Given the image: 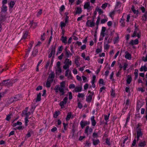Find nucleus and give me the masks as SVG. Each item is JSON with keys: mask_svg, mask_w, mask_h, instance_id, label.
I'll list each match as a JSON object with an SVG mask.
<instances>
[{"mask_svg": "<svg viewBox=\"0 0 147 147\" xmlns=\"http://www.w3.org/2000/svg\"><path fill=\"white\" fill-rule=\"evenodd\" d=\"M137 130L136 131V135L135 136V138H137V141L139 140L140 138L142 137L143 133L141 131V129L140 128H138V126L137 127Z\"/></svg>", "mask_w": 147, "mask_h": 147, "instance_id": "nucleus-1", "label": "nucleus"}, {"mask_svg": "<svg viewBox=\"0 0 147 147\" xmlns=\"http://www.w3.org/2000/svg\"><path fill=\"white\" fill-rule=\"evenodd\" d=\"M65 65L63 66V68L66 70L69 69V66L72 64V61H69V59L68 58L65 59L64 62Z\"/></svg>", "mask_w": 147, "mask_h": 147, "instance_id": "nucleus-2", "label": "nucleus"}, {"mask_svg": "<svg viewBox=\"0 0 147 147\" xmlns=\"http://www.w3.org/2000/svg\"><path fill=\"white\" fill-rule=\"evenodd\" d=\"M54 90L56 92H58L59 91V92L61 93L60 94L61 96L63 95L65 93V91H63V89L60 88L59 84L55 86Z\"/></svg>", "mask_w": 147, "mask_h": 147, "instance_id": "nucleus-3", "label": "nucleus"}, {"mask_svg": "<svg viewBox=\"0 0 147 147\" xmlns=\"http://www.w3.org/2000/svg\"><path fill=\"white\" fill-rule=\"evenodd\" d=\"M29 32L27 31H26L23 33V35L20 41L24 42L26 41V39H28V36Z\"/></svg>", "mask_w": 147, "mask_h": 147, "instance_id": "nucleus-4", "label": "nucleus"}, {"mask_svg": "<svg viewBox=\"0 0 147 147\" xmlns=\"http://www.w3.org/2000/svg\"><path fill=\"white\" fill-rule=\"evenodd\" d=\"M95 23L93 21H91L90 20H88L86 23V26L87 27H92L94 26Z\"/></svg>", "mask_w": 147, "mask_h": 147, "instance_id": "nucleus-5", "label": "nucleus"}, {"mask_svg": "<svg viewBox=\"0 0 147 147\" xmlns=\"http://www.w3.org/2000/svg\"><path fill=\"white\" fill-rule=\"evenodd\" d=\"M137 31L134 30V33L131 36L132 37H135L137 36L138 38H140L141 37V32L139 31L137 33Z\"/></svg>", "mask_w": 147, "mask_h": 147, "instance_id": "nucleus-6", "label": "nucleus"}, {"mask_svg": "<svg viewBox=\"0 0 147 147\" xmlns=\"http://www.w3.org/2000/svg\"><path fill=\"white\" fill-rule=\"evenodd\" d=\"M137 31L134 30V33L131 36L132 37H135L137 36L138 38H140L141 37V32L139 31L137 33Z\"/></svg>", "mask_w": 147, "mask_h": 147, "instance_id": "nucleus-7", "label": "nucleus"}, {"mask_svg": "<svg viewBox=\"0 0 147 147\" xmlns=\"http://www.w3.org/2000/svg\"><path fill=\"white\" fill-rule=\"evenodd\" d=\"M139 40L138 38H136L134 40H131L129 42V44L130 45L133 46L134 45H137L138 44Z\"/></svg>", "mask_w": 147, "mask_h": 147, "instance_id": "nucleus-8", "label": "nucleus"}, {"mask_svg": "<svg viewBox=\"0 0 147 147\" xmlns=\"http://www.w3.org/2000/svg\"><path fill=\"white\" fill-rule=\"evenodd\" d=\"M65 55L66 57L68 58L71 57L72 55V54L70 52V51L67 49V48L65 49Z\"/></svg>", "mask_w": 147, "mask_h": 147, "instance_id": "nucleus-9", "label": "nucleus"}, {"mask_svg": "<svg viewBox=\"0 0 147 147\" xmlns=\"http://www.w3.org/2000/svg\"><path fill=\"white\" fill-rule=\"evenodd\" d=\"M93 129L92 128L90 127L89 126H87L85 130L84 133L87 135L88 134V131L90 133L92 132Z\"/></svg>", "mask_w": 147, "mask_h": 147, "instance_id": "nucleus-10", "label": "nucleus"}, {"mask_svg": "<svg viewBox=\"0 0 147 147\" xmlns=\"http://www.w3.org/2000/svg\"><path fill=\"white\" fill-rule=\"evenodd\" d=\"M141 20L143 23H145V22L147 20V11L142 15V16Z\"/></svg>", "mask_w": 147, "mask_h": 147, "instance_id": "nucleus-11", "label": "nucleus"}, {"mask_svg": "<svg viewBox=\"0 0 147 147\" xmlns=\"http://www.w3.org/2000/svg\"><path fill=\"white\" fill-rule=\"evenodd\" d=\"M94 94V92H91V94H90L86 98V101L88 102H90L92 101V96Z\"/></svg>", "mask_w": 147, "mask_h": 147, "instance_id": "nucleus-12", "label": "nucleus"}, {"mask_svg": "<svg viewBox=\"0 0 147 147\" xmlns=\"http://www.w3.org/2000/svg\"><path fill=\"white\" fill-rule=\"evenodd\" d=\"M82 86H76L73 91V92H81L82 91Z\"/></svg>", "mask_w": 147, "mask_h": 147, "instance_id": "nucleus-13", "label": "nucleus"}, {"mask_svg": "<svg viewBox=\"0 0 147 147\" xmlns=\"http://www.w3.org/2000/svg\"><path fill=\"white\" fill-rule=\"evenodd\" d=\"M17 80V79H15V80H9V81H8L7 87H10L11 86H12L13 84L15 83L16 81Z\"/></svg>", "mask_w": 147, "mask_h": 147, "instance_id": "nucleus-14", "label": "nucleus"}, {"mask_svg": "<svg viewBox=\"0 0 147 147\" xmlns=\"http://www.w3.org/2000/svg\"><path fill=\"white\" fill-rule=\"evenodd\" d=\"M73 117L71 112L68 113L65 119L66 121H68L71 118L73 119Z\"/></svg>", "mask_w": 147, "mask_h": 147, "instance_id": "nucleus-15", "label": "nucleus"}, {"mask_svg": "<svg viewBox=\"0 0 147 147\" xmlns=\"http://www.w3.org/2000/svg\"><path fill=\"white\" fill-rule=\"evenodd\" d=\"M67 37L66 36H62L60 40L62 41V42L65 45L67 44Z\"/></svg>", "mask_w": 147, "mask_h": 147, "instance_id": "nucleus-16", "label": "nucleus"}, {"mask_svg": "<svg viewBox=\"0 0 147 147\" xmlns=\"http://www.w3.org/2000/svg\"><path fill=\"white\" fill-rule=\"evenodd\" d=\"M9 81V79H7L2 81L0 83V86H7L8 81Z\"/></svg>", "mask_w": 147, "mask_h": 147, "instance_id": "nucleus-17", "label": "nucleus"}, {"mask_svg": "<svg viewBox=\"0 0 147 147\" xmlns=\"http://www.w3.org/2000/svg\"><path fill=\"white\" fill-rule=\"evenodd\" d=\"M84 9H87L88 11L91 8L90 3L88 2L86 3L84 6Z\"/></svg>", "mask_w": 147, "mask_h": 147, "instance_id": "nucleus-18", "label": "nucleus"}, {"mask_svg": "<svg viewBox=\"0 0 147 147\" xmlns=\"http://www.w3.org/2000/svg\"><path fill=\"white\" fill-rule=\"evenodd\" d=\"M82 11V8L80 7H78L76 8V10L75 13V15L80 14Z\"/></svg>", "mask_w": 147, "mask_h": 147, "instance_id": "nucleus-19", "label": "nucleus"}, {"mask_svg": "<svg viewBox=\"0 0 147 147\" xmlns=\"http://www.w3.org/2000/svg\"><path fill=\"white\" fill-rule=\"evenodd\" d=\"M132 80V78L131 76L130 75H128L127 76V77L126 79L127 83V84H130Z\"/></svg>", "mask_w": 147, "mask_h": 147, "instance_id": "nucleus-20", "label": "nucleus"}, {"mask_svg": "<svg viewBox=\"0 0 147 147\" xmlns=\"http://www.w3.org/2000/svg\"><path fill=\"white\" fill-rule=\"evenodd\" d=\"M38 52V49H36L35 48H34L32 53V56L33 57H35L37 55Z\"/></svg>", "mask_w": 147, "mask_h": 147, "instance_id": "nucleus-21", "label": "nucleus"}, {"mask_svg": "<svg viewBox=\"0 0 147 147\" xmlns=\"http://www.w3.org/2000/svg\"><path fill=\"white\" fill-rule=\"evenodd\" d=\"M125 58L130 60L131 59V54L128 53L127 51L125 52Z\"/></svg>", "mask_w": 147, "mask_h": 147, "instance_id": "nucleus-22", "label": "nucleus"}, {"mask_svg": "<svg viewBox=\"0 0 147 147\" xmlns=\"http://www.w3.org/2000/svg\"><path fill=\"white\" fill-rule=\"evenodd\" d=\"M146 145V141L144 140L143 141H140L139 142L138 144L139 147H144Z\"/></svg>", "mask_w": 147, "mask_h": 147, "instance_id": "nucleus-23", "label": "nucleus"}, {"mask_svg": "<svg viewBox=\"0 0 147 147\" xmlns=\"http://www.w3.org/2000/svg\"><path fill=\"white\" fill-rule=\"evenodd\" d=\"M7 10V7L6 5L2 6L1 7V12L3 13H5Z\"/></svg>", "mask_w": 147, "mask_h": 147, "instance_id": "nucleus-24", "label": "nucleus"}, {"mask_svg": "<svg viewBox=\"0 0 147 147\" xmlns=\"http://www.w3.org/2000/svg\"><path fill=\"white\" fill-rule=\"evenodd\" d=\"M129 99H127L126 101L125 106L124 108V110L126 111L129 108Z\"/></svg>", "mask_w": 147, "mask_h": 147, "instance_id": "nucleus-25", "label": "nucleus"}, {"mask_svg": "<svg viewBox=\"0 0 147 147\" xmlns=\"http://www.w3.org/2000/svg\"><path fill=\"white\" fill-rule=\"evenodd\" d=\"M41 93L40 92L39 94H38L37 95V97L36 100V102L40 101L41 100Z\"/></svg>", "mask_w": 147, "mask_h": 147, "instance_id": "nucleus-26", "label": "nucleus"}, {"mask_svg": "<svg viewBox=\"0 0 147 147\" xmlns=\"http://www.w3.org/2000/svg\"><path fill=\"white\" fill-rule=\"evenodd\" d=\"M60 87L61 88H62L63 91H65L64 90V88L65 87V81H63L62 82H61L60 83Z\"/></svg>", "mask_w": 147, "mask_h": 147, "instance_id": "nucleus-27", "label": "nucleus"}, {"mask_svg": "<svg viewBox=\"0 0 147 147\" xmlns=\"http://www.w3.org/2000/svg\"><path fill=\"white\" fill-rule=\"evenodd\" d=\"M92 141L93 143V144L94 145H98L99 143H100V141L99 139H93L92 140Z\"/></svg>", "mask_w": 147, "mask_h": 147, "instance_id": "nucleus-28", "label": "nucleus"}, {"mask_svg": "<svg viewBox=\"0 0 147 147\" xmlns=\"http://www.w3.org/2000/svg\"><path fill=\"white\" fill-rule=\"evenodd\" d=\"M33 131L32 130H29L27 134L26 135V137H27V138L30 137L31 135V134H33Z\"/></svg>", "mask_w": 147, "mask_h": 147, "instance_id": "nucleus-29", "label": "nucleus"}, {"mask_svg": "<svg viewBox=\"0 0 147 147\" xmlns=\"http://www.w3.org/2000/svg\"><path fill=\"white\" fill-rule=\"evenodd\" d=\"M131 9L134 14L138 15L139 14V11L137 10H136L135 9L134 7V5H132L131 8Z\"/></svg>", "mask_w": 147, "mask_h": 147, "instance_id": "nucleus-30", "label": "nucleus"}, {"mask_svg": "<svg viewBox=\"0 0 147 147\" xmlns=\"http://www.w3.org/2000/svg\"><path fill=\"white\" fill-rule=\"evenodd\" d=\"M140 71H147V67L145 66H142L140 69Z\"/></svg>", "mask_w": 147, "mask_h": 147, "instance_id": "nucleus-31", "label": "nucleus"}, {"mask_svg": "<svg viewBox=\"0 0 147 147\" xmlns=\"http://www.w3.org/2000/svg\"><path fill=\"white\" fill-rule=\"evenodd\" d=\"M80 125L82 129H83L85 126L86 125V124L85 123L83 120H82L80 123Z\"/></svg>", "mask_w": 147, "mask_h": 147, "instance_id": "nucleus-32", "label": "nucleus"}, {"mask_svg": "<svg viewBox=\"0 0 147 147\" xmlns=\"http://www.w3.org/2000/svg\"><path fill=\"white\" fill-rule=\"evenodd\" d=\"M95 10L98 12V13L99 14H101L103 13V11L102 9L99 7H97Z\"/></svg>", "mask_w": 147, "mask_h": 147, "instance_id": "nucleus-33", "label": "nucleus"}, {"mask_svg": "<svg viewBox=\"0 0 147 147\" xmlns=\"http://www.w3.org/2000/svg\"><path fill=\"white\" fill-rule=\"evenodd\" d=\"M34 43V41H32L30 42L28 46V49L31 50Z\"/></svg>", "mask_w": 147, "mask_h": 147, "instance_id": "nucleus-34", "label": "nucleus"}, {"mask_svg": "<svg viewBox=\"0 0 147 147\" xmlns=\"http://www.w3.org/2000/svg\"><path fill=\"white\" fill-rule=\"evenodd\" d=\"M120 4L121 2L120 1L117 2L115 5V9H119L121 7V5H120Z\"/></svg>", "mask_w": 147, "mask_h": 147, "instance_id": "nucleus-35", "label": "nucleus"}, {"mask_svg": "<svg viewBox=\"0 0 147 147\" xmlns=\"http://www.w3.org/2000/svg\"><path fill=\"white\" fill-rule=\"evenodd\" d=\"M59 114V111H57L55 112L53 114L54 118H57Z\"/></svg>", "mask_w": 147, "mask_h": 147, "instance_id": "nucleus-36", "label": "nucleus"}, {"mask_svg": "<svg viewBox=\"0 0 147 147\" xmlns=\"http://www.w3.org/2000/svg\"><path fill=\"white\" fill-rule=\"evenodd\" d=\"M63 49V46L61 45L58 48L57 50V52L59 53H60L62 51Z\"/></svg>", "mask_w": 147, "mask_h": 147, "instance_id": "nucleus-37", "label": "nucleus"}, {"mask_svg": "<svg viewBox=\"0 0 147 147\" xmlns=\"http://www.w3.org/2000/svg\"><path fill=\"white\" fill-rule=\"evenodd\" d=\"M110 115V113H109L108 115H105L104 116V119L107 122H108L109 119V116Z\"/></svg>", "mask_w": 147, "mask_h": 147, "instance_id": "nucleus-38", "label": "nucleus"}, {"mask_svg": "<svg viewBox=\"0 0 147 147\" xmlns=\"http://www.w3.org/2000/svg\"><path fill=\"white\" fill-rule=\"evenodd\" d=\"M56 47L55 46H52L51 48V52L53 53V55H54L55 54V52Z\"/></svg>", "mask_w": 147, "mask_h": 147, "instance_id": "nucleus-39", "label": "nucleus"}, {"mask_svg": "<svg viewBox=\"0 0 147 147\" xmlns=\"http://www.w3.org/2000/svg\"><path fill=\"white\" fill-rule=\"evenodd\" d=\"M75 63L76 64L77 67H78L80 66V63L78 59L76 58L75 59Z\"/></svg>", "mask_w": 147, "mask_h": 147, "instance_id": "nucleus-40", "label": "nucleus"}, {"mask_svg": "<svg viewBox=\"0 0 147 147\" xmlns=\"http://www.w3.org/2000/svg\"><path fill=\"white\" fill-rule=\"evenodd\" d=\"M94 38L93 39L94 42L96 43L97 41V31H96L95 32L94 34Z\"/></svg>", "mask_w": 147, "mask_h": 147, "instance_id": "nucleus-41", "label": "nucleus"}, {"mask_svg": "<svg viewBox=\"0 0 147 147\" xmlns=\"http://www.w3.org/2000/svg\"><path fill=\"white\" fill-rule=\"evenodd\" d=\"M106 88L105 87L103 86L102 87H101L100 90H99V92L100 93L101 92H103V93H104L105 92V90L106 89Z\"/></svg>", "mask_w": 147, "mask_h": 147, "instance_id": "nucleus-42", "label": "nucleus"}, {"mask_svg": "<svg viewBox=\"0 0 147 147\" xmlns=\"http://www.w3.org/2000/svg\"><path fill=\"white\" fill-rule=\"evenodd\" d=\"M15 4L14 2L13 1H11L9 3V7L11 8H13Z\"/></svg>", "mask_w": 147, "mask_h": 147, "instance_id": "nucleus-43", "label": "nucleus"}, {"mask_svg": "<svg viewBox=\"0 0 147 147\" xmlns=\"http://www.w3.org/2000/svg\"><path fill=\"white\" fill-rule=\"evenodd\" d=\"M63 125L64 130L65 131L67 129V128L68 127V123H63Z\"/></svg>", "mask_w": 147, "mask_h": 147, "instance_id": "nucleus-44", "label": "nucleus"}, {"mask_svg": "<svg viewBox=\"0 0 147 147\" xmlns=\"http://www.w3.org/2000/svg\"><path fill=\"white\" fill-rule=\"evenodd\" d=\"M66 24L64 22H61L60 23V26L61 27V29H62L63 27H64L66 25Z\"/></svg>", "mask_w": 147, "mask_h": 147, "instance_id": "nucleus-45", "label": "nucleus"}, {"mask_svg": "<svg viewBox=\"0 0 147 147\" xmlns=\"http://www.w3.org/2000/svg\"><path fill=\"white\" fill-rule=\"evenodd\" d=\"M42 9H39V11L37 12L36 14V16L37 17H39L42 13Z\"/></svg>", "mask_w": 147, "mask_h": 147, "instance_id": "nucleus-46", "label": "nucleus"}, {"mask_svg": "<svg viewBox=\"0 0 147 147\" xmlns=\"http://www.w3.org/2000/svg\"><path fill=\"white\" fill-rule=\"evenodd\" d=\"M56 73H61L62 71L61 67H57V69L56 70Z\"/></svg>", "mask_w": 147, "mask_h": 147, "instance_id": "nucleus-47", "label": "nucleus"}, {"mask_svg": "<svg viewBox=\"0 0 147 147\" xmlns=\"http://www.w3.org/2000/svg\"><path fill=\"white\" fill-rule=\"evenodd\" d=\"M55 75L54 72H52L50 74L49 77H50L51 79H53L55 78Z\"/></svg>", "mask_w": 147, "mask_h": 147, "instance_id": "nucleus-48", "label": "nucleus"}, {"mask_svg": "<svg viewBox=\"0 0 147 147\" xmlns=\"http://www.w3.org/2000/svg\"><path fill=\"white\" fill-rule=\"evenodd\" d=\"M128 66V64L127 63H124L123 68L124 70H125Z\"/></svg>", "mask_w": 147, "mask_h": 147, "instance_id": "nucleus-49", "label": "nucleus"}, {"mask_svg": "<svg viewBox=\"0 0 147 147\" xmlns=\"http://www.w3.org/2000/svg\"><path fill=\"white\" fill-rule=\"evenodd\" d=\"M84 96L85 95L83 93H78L77 95V97L78 98H83Z\"/></svg>", "mask_w": 147, "mask_h": 147, "instance_id": "nucleus-50", "label": "nucleus"}, {"mask_svg": "<svg viewBox=\"0 0 147 147\" xmlns=\"http://www.w3.org/2000/svg\"><path fill=\"white\" fill-rule=\"evenodd\" d=\"M65 104L63 101H61L59 103V105L61 106V109H63L64 107V105Z\"/></svg>", "mask_w": 147, "mask_h": 147, "instance_id": "nucleus-51", "label": "nucleus"}, {"mask_svg": "<svg viewBox=\"0 0 147 147\" xmlns=\"http://www.w3.org/2000/svg\"><path fill=\"white\" fill-rule=\"evenodd\" d=\"M137 141V140H136V138H135L131 145V147H132L133 146H136Z\"/></svg>", "mask_w": 147, "mask_h": 147, "instance_id": "nucleus-52", "label": "nucleus"}, {"mask_svg": "<svg viewBox=\"0 0 147 147\" xmlns=\"http://www.w3.org/2000/svg\"><path fill=\"white\" fill-rule=\"evenodd\" d=\"M109 36H106L105 38V42L104 43H105L106 42H107V43H109L111 42V41L109 40H109H107L108 39V38Z\"/></svg>", "mask_w": 147, "mask_h": 147, "instance_id": "nucleus-53", "label": "nucleus"}, {"mask_svg": "<svg viewBox=\"0 0 147 147\" xmlns=\"http://www.w3.org/2000/svg\"><path fill=\"white\" fill-rule=\"evenodd\" d=\"M92 137L94 138H97L98 137V134L94 132L92 134Z\"/></svg>", "mask_w": 147, "mask_h": 147, "instance_id": "nucleus-54", "label": "nucleus"}, {"mask_svg": "<svg viewBox=\"0 0 147 147\" xmlns=\"http://www.w3.org/2000/svg\"><path fill=\"white\" fill-rule=\"evenodd\" d=\"M82 79L83 81H84V82H88V80L87 78L85 76H82Z\"/></svg>", "mask_w": 147, "mask_h": 147, "instance_id": "nucleus-55", "label": "nucleus"}, {"mask_svg": "<svg viewBox=\"0 0 147 147\" xmlns=\"http://www.w3.org/2000/svg\"><path fill=\"white\" fill-rule=\"evenodd\" d=\"M36 108V106H32L31 107V113L32 114H33L34 111V110L35 109V108Z\"/></svg>", "mask_w": 147, "mask_h": 147, "instance_id": "nucleus-56", "label": "nucleus"}, {"mask_svg": "<svg viewBox=\"0 0 147 147\" xmlns=\"http://www.w3.org/2000/svg\"><path fill=\"white\" fill-rule=\"evenodd\" d=\"M75 85L73 84H70L69 86V88L70 89L75 88Z\"/></svg>", "mask_w": 147, "mask_h": 147, "instance_id": "nucleus-57", "label": "nucleus"}, {"mask_svg": "<svg viewBox=\"0 0 147 147\" xmlns=\"http://www.w3.org/2000/svg\"><path fill=\"white\" fill-rule=\"evenodd\" d=\"M119 36H117L115 38L113 42L114 44H115L119 40Z\"/></svg>", "mask_w": 147, "mask_h": 147, "instance_id": "nucleus-58", "label": "nucleus"}, {"mask_svg": "<svg viewBox=\"0 0 147 147\" xmlns=\"http://www.w3.org/2000/svg\"><path fill=\"white\" fill-rule=\"evenodd\" d=\"M139 8L141 10L142 12L143 13H145V9L144 6H142L140 7Z\"/></svg>", "mask_w": 147, "mask_h": 147, "instance_id": "nucleus-59", "label": "nucleus"}, {"mask_svg": "<svg viewBox=\"0 0 147 147\" xmlns=\"http://www.w3.org/2000/svg\"><path fill=\"white\" fill-rule=\"evenodd\" d=\"M100 18L99 16L98 17L97 20L96 22V24L97 26H98L100 21Z\"/></svg>", "mask_w": 147, "mask_h": 147, "instance_id": "nucleus-60", "label": "nucleus"}, {"mask_svg": "<svg viewBox=\"0 0 147 147\" xmlns=\"http://www.w3.org/2000/svg\"><path fill=\"white\" fill-rule=\"evenodd\" d=\"M104 49L105 50L108 49L109 48V45H108V44H105V45H104Z\"/></svg>", "mask_w": 147, "mask_h": 147, "instance_id": "nucleus-61", "label": "nucleus"}, {"mask_svg": "<svg viewBox=\"0 0 147 147\" xmlns=\"http://www.w3.org/2000/svg\"><path fill=\"white\" fill-rule=\"evenodd\" d=\"M105 142L107 144L108 146H110L111 145V143L110 141V140L108 139V138H106L105 140Z\"/></svg>", "mask_w": 147, "mask_h": 147, "instance_id": "nucleus-62", "label": "nucleus"}, {"mask_svg": "<svg viewBox=\"0 0 147 147\" xmlns=\"http://www.w3.org/2000/svg\"><path fill=\"white\" fill-rule=\"evenodd\" d=\"M121 70H119L117 72V73L116 74V76L117 77H121Z\"/></svg>", "mask_w": 147, "mask_h": 147, "instance_id": "nucleus-63", "label": "nucleus"}, {"mask_svg": "<svg viewBox=\"0 0 147 147\" xmlns=\"http://www.w3.org/2000/svg\"><path fill=\"white\" fill-rule=\"evenodd\" d=\"M99 84H102L103 85H105V83L104 82L103 80L102 79H100L99 81Z\"/></svg>", "mask_w": 147, "mask_h": 147, "instance_id": "nucleus-64", "label": "nucleus"}]
</instances>
